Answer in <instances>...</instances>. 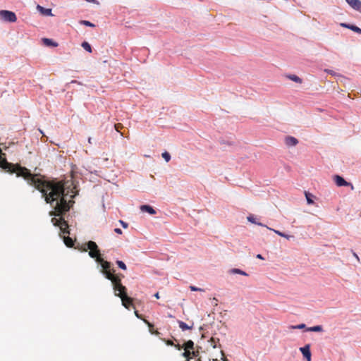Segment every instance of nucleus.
<instances>
[{
    "label": "nucleus",
    "instance_id": "423d86ee",
    "mask_svg": "<svg viewBox=\"0 0 361 361\" xmlns=\"http://www.w3.org/2000/svg\"><path fill=\"white\" fill-rule=\"evenodd\" d=\"M334 179L336 184L339 187L350 186L352 190H353V188H354L353 185L350 183L347 182L346 180H344L343 178H342L341 176H340L338 175H336L334 176Z\"/></svg>",
    "mask_w": 361,
    "mask_h": 361
},
{
    "label": "nucleus",
    "instance_id": "dca6fc26",
    "mask_svg": "<svg viewBox=\"0 0 361 361\" xmlns=\"http://www.w3.org/2000/svg\"><path fill=\"white\" fill-rule=\"evenodd\" d=\"M144 322L148 326L149 330L151 334L155 335H159L160 333L157 330H154V325L146 319H143Z\"/></svg>",
    "mask_w": 361,
    "mask_h": 361
},
{
    "label": "nucleus",
    "instance_id": "a18cd8bd",
    "mask_svg": "<svg viewBox=\"0 0 361 361\" xmlns=\"http://www.w3.org/2000/svg\"><path fill=\"white\" fill-rule=\"evenodd\" d=\"M88 142H89V143H91V137H89Z\"/></svg>",
    "mask_w": 361,
    "mask_h": 361
},
{
    "label": "nucleus",
    "instance_id": "f704fd0d",
    "mask_svg": "<svg viewBox=\"0 0 361 361\" xmlns=\"http://www.w3.org/2000/svg\"><path fill=\"white\" fill-rule=\"evenodd\" d=\"M119 223L122 225V226H123L124 228H128V224L126 222H125V221H122V220H120V221H119Z\"/></svg>",
    "mask_w": 361,
    "mask_h": 361
},
{
    "label": "nucleus",
    "instance_id": "c756f323",
    "mask_svg": "<svg viewBox=\"0 0 361 361\" xmlns=\"http://www.w3.org/2000/svg\"><path fill=\"white\" fill-rule=\"evenodd\" d=\"M305 326H306L305 324H298L296 326H291L290 328L293 329H305Z\"/></svg>",
    "mask_w": 361,
    "mask_h": 361
},
{
    "label": "nucleus",
    "instance_id": "c9c22d12",
    "mask_svg": "<svg viewBox=\"0 0 361 361\" xmlns=\"http://www.w3.org/2000/svg\"><path fill=\"white\" fill-rule=\"evenodd\" d=\"M324 71L328 73H329V74H331V75H336V73L334 71H331V70L325 69Z\"/></svg>",
    "mask_w": 361,
    "mask_h": 361
},
{
    "label": "nucleus",
    "instance_id": "a19ab883",
    "mask_svg": "<svg viewBox=\"0 0 361 361\" xmlns=\"http://www.w3.org/2000/svg\"><path fill=\"white\" fill-rule=\"evenodd\" d=\"M154 297H155L157 299H159V298H160V296H159V293H156L154 294Z\"/></svg>",
    "mask_w": 361,
    "mask_h": 361
},
{
    "label": "nucleus",
    "instance_id": "c03bdc74",
    "mask_svg": "<svg viewBox=\"0 0 361 361\" xmlns=\"http://www.w3.org/2000/svg\"><path fill=\"white\" fill-rule=\"evenodd\" d=\"M195 361H202V359L200 357H198Z\"/></svg>",
    "mask_w": 361,
    "mask_h": 361
},
{
    "label": "nucleus",
    "instance_id": "4c0bfd02",
    "mask_svg": "<svg viewBox=\"0 0 361 361\" xmlns=\"http://www.w3.org/2000/svg\"><path fill=\"white\" fill-rule=\"evenodd\" d=\"M173 346L179 350L183 348V345H180V344H174Z\"/></svg>",
    "mask_w": 361,
    "mask_h": 361
},
{
    "label": "nucleus",
    "instance_id": "39448f33",
    "mask_svg": "<svg viewBox=\"0 0 361 361\" xmlns=\"http://www.w3.org/2000/svg\"><path fill=\"white\" fill-rule=\"evenodd\" d=\"M0 18L4 21L9 23H14L17 20V17L15 13L7 10L0 11Z\"/></svg>",
    "mask_w": 361,
    "mask_h": 361
},
{
    "label": "nucleus",
    "instance_id": "49530a36",
    "mask_svg": "<svg viewBox=\"0 0 361 361\" xmlns=\"http://www.w3.org/2000/svg\"><path fill=\"white\" fill-rule=\"evenodd\" d=\"M224 361H228L226 359H225Z\"/></svg>",
    "mask_w": 361,
    "mask_h": 361
},
{
    "label": "nucleus",
    "instance_id": "aec40b11",
    "mask_svg": "<svg viewBox=\"0 0 361 361\" xmlns=\"http://www.w3.org/2000/svg\"><path fill=\"white\" fill-rule=\"evenodd\" d=\"M44 44L46 46H52V47H57L58 44L56 42H53L51 39L48 38H44L43 39Z\"/></svg>",
    "mask_w": 361,
    "mask_h": 361
},
{
    "label": "nucleus",
    "instance_id": "58836bf2",
    "mask_svg": "<svg viewBox=\"0 0 361 361\" xmlns=\"http://www.w3.org/2000/svg\"><path fill=\"white\" fill-rule=\"evenodd\" d=\"M351 25H348V24H346V23H341V26L343 27H347L349 29V27H350Z\"/></svg>",
    "mask_w": 361,
    "mask_h": 361
},
{
    "label": "nucleus",
    "instance_id": "cd10ccee",
    "mask_svg": "<svg viewBox=\"0 0 361 361\" xmlns=\"http://www.w3.org/2000/svg\"><path fill=\"white\" fill-rule=\"evenodd\" d=\"M80 23L82 25L88 26V27H95V25L93 23H92L91 22H90L88 20H81L80 22Z\"/></svg>",
    "mask_w": 361,
    "mask_h": 361
},
{
    "label": "nucleus",
    "instance_id": "1a4fd4ad",
    "mask_svg": "<svg viewBox=\"0 0 361 361\" xmlns=\"http://www.w3.org/2000/svg\"><path fill=\"white\" fill-rule=\"evenodd\" d=\"M300 351L302 353L304 357L306 358L307 361H311V352L310 344H307L304 347L300 348Z\"/></svg>",
    "mask_w": 361,
    "mask_h": 361
},
{
    "label": "nucleus",
    "instance_id": "b1692460",
    "mask_svg": "<svg viewBox=\"0 0 361 361\" xmlns=\"http://www.w3.org/2000/svg\"><path fill=\"white\" fill-rule=\"evenodd\" d=\"M305 197H306L307 202L309 204L314 203L313 200H312V195H311L309 192H305Z\"/></svg>",
    "mask_w": 361,
    "mask_h": 361
},
{
    "label": "nucleus",
    "instance_id": "a211bd4d",
    "mask_svg": "<svg viewBox=\"0 0 361 361\" xmlns=\"http://www.w3.org/2000/svg\"><path fill=\"white\" fill-rule=\"evenodd\" d=\"M286 78L297 83H302V79L296 75H286Z\"/></svg>",
    "mask_w": 361,
    "mask_h": 361
},
{
    "label": "nucleus",
    "instance_id": "9b49d317",
    "mask_svg": "<svg viewBox=\"0 0 361 361\" xmlns=\"http://www.w3.org/2000/svg\"><path fill=\"white\" fill-rule=\"evenodd\" d=\"M285 143L288 147L295 146L298 143V140L292 136H287L285 138Z\"/></svg>",
    "mask_w": 361,
    "mask_h": 361
},
{
    "label": "nucleus",
    "instance_id": "79ce46f5",
    "mask_svg": "<svg viewBox=\"0 0 361 361\" xmlns=\"http://www.w3.org/2000/svg\"><path fill=\"white\" fill-rule=\"evenodd\" d=\"M257 257L258 259H264V258H263V257H262L260 254H258V255H257Z\"/></svg>",
    "mask_w": 361,
    "mask_h": 361
},
{
    "label": "nucleus",
    "instance_id": "72a5a7b5",
    "mask_svg": "<svg viewBox=\"0 0 361 361\" xmlns=\"http://www.w3.org/2000/svg\"><path fill=\"white\" fill-rule=\"evenodd\" d=\"M163 341L166 343V345H173L174 343L171 340H166V339H163Z\"/></svg>",
    "mask_w": 361,
    "mask_h": 361
},
{
    "label": "nucleus",
    "instance_id": "5701e85b",
    "mask_svg": "<svg viewBox=\"0 0 361 361\" xmlns=\"http://www.w3.org/2000/svg\"><path fill=\"white\" fill-rule=\"evenodd\" d=\"M247 221H250V222H251V223H252V224H257V225H259V226H264V225H263L262 224H261V223H257V222L255 221V219L254 218V216H253L252 215H250V216H248L247 217Z\"/></svg>",
    "mask_w": 361,
    "mask_h": 361
},
{
    "label": "nucleus",
    "instance_id": "412c9836",
    "mask_svg": "<svg viewBox=\"0 0 361 361\" xmlns=\"http://www.w3.org/2000/svg\"><path fill=\"white\" fill-rule=\"evenodd\" d=\"M309 331L321 332L323 331V328L320 325L312 326L307 329Z\"/></svg>",
    "mask_w": 361,
    "mask_h": 361
},
{
    "label": "nucleus",
    "instance_id": "393cba45",
    "mask_svg": "<svg viewBox=\"0 0 361 361\" xmlns=\"http://www.w3.org/2000/svg\"><path fill=\"white\" fill-rule=\"evenodd\" d=\"M349 29L358 34H361V29L356 25H351L350 27H349Z\"/></svg>",
    "mask_w": 361,
    "mask_h": 361
},
{
    "label": "nucleus",
    "instance_id": "c85d7f7f",
    "mask_svg": "<svg viewBox=\"0 0 361 361\" xmlns=\"http://www.w3.org/2000/svg\"><path fill=\"white\" fill-rule=\"evenodd\" d=\"M231 271L233 273L239 274L244 275V276H247V275L245 271H242L240 269H232Z\"/></svg>",
    "mask_w": 361,
    "mask_h": 361
},
{
    "label": "nucleus",
    "instance_id": "f8f14e48",
    "mask_svg": "<svg viewBox=\"0 0 361 361\" xmlns=\"http://www.w3.org/2000/svg\"><path fill=\"white\" fill-rule=\"evenodd\" d=\"M140 210L144 212H148L149 214L154 215L157 212L149 205L144 204L140 206Z\"/></svg>",
    "mask_w": 361,
    "mask_h": 361
},
{
    "label": "nucleus",
    "instance_id": "6ab92c4d",
    "mask_svg": "<svg viewBox=\"0 0 361 361\" xmlns=\"http://www.w3.org/2000/svg\"><path fill=\"white\" fill-rule=\"evenodd\" d=\"M63 241H64V243L66 244V245L68 247H71L74 245L73 239L68 236H67V237L64 236Z\"/></svg>",
    "mask_w": 361,
    "mask_h": 361
},
{
    "label": "nucleus",
    "instance_id": "f03ea898",
    "mask_svg": "<svg viewBox=\"0 0 361 361\" xmlns=\"http://www.w3.org/2000/svg\"><path fill=\"white\" fill-rule=\"evenodd\" d=\"M108 279L111 281L116 296L121 297V295L127 293V288L121 283V279L119 275H115L113 277L109 275Z\"/></svg>",
    "mask_w": 361,
    "mask_h": 361
},
{
    "label": "nucleus",
    "instance_id": "bb28decb",
    "mask_svg": "<svg viewBox=\"0 0 361 361\" xmlns=\"http://www.w3.org/2000/svg\"><path fill=\"white\" fill-rule=\"evenodd\" d=\"M116 264L118 266V267L121 268V269L126 270L127 267L123 262L118 260L116 261Z\"/></svg>",
    "mask_w": 361,
    "mask_h": 361
},
{
    "label": "nucleus",
    "instance_id": "4468645a",
    "mask_svg": "<svg viewBox=\"0 0 361 361\" xmlns=\"http://www.w3.org/2000/svg\"><path fill=\"white\" fill-rule=\"evenodd\" d=\"M183 347L184 348V351L185 350H195V344L194 342L191 340L185 342Z\"/></svg>",
    "mask_w": 361,
    "mask_h": 361
},
{
    "label": "nucleus",
    "instance_id": "37998d69",
    "mask_svg": "<svg viewBox=\"0 0 361 361\" xmlns=\"http://www.w3.org/2000/svg\"><path fill=\"white\" fill-rule=\"evenodd\" d=\"M353 255L355 256V257H356V258H357V260H359V259H359V257H358V256L356 255V253H353Z\"/></svg>",
    "mask_w": 361,
    "mask_h": 361
},
{
    "label": "nucleus",
    "instance_id": "de8ad7c7",
    "mask_svg": "<svg viewBox=\"0 0 361 361\" xmlns=\"http://www.w3.org/2000/svg\"><path fill=\"white\" fill-rule=\"evenodd\" d=\"M185 361H190V360H187V359H186V360H185Z\"/></svg>",
    "mask_w": 361,
    "mask_h": 361
},
{
    "label": "nucleus",
    "instance_id": "e433bc0d",
    "mask_svg": "<svg viewBox=\"0 0 361 361\" xmlns=\"http://www.w3.org/2000/svg\"><path fill=\"white\" fill-rule=\"evenodd\" d=\"M114 232L118 233V234H120V235L122 234V233H123L121 229L118 228H115L114 229Z\"/></svg>",
    "mask_w": 361,
    "mask_h": 361
},
{
    "label": "nucleus",
    "instance_id": "2f4dec72",
    "mask_svg": "<svg viewBox=\"0 0 361 361\" xmlns=\"http://www.w3.org/2000/svg\"><path fill=\"white\" fill-rule=\"evenodd\" d=\"M116 131L120 132V130L123 128V125L121 123H117L114 126Z\"/></svg>",
    "mask_w": 361,
    "mask_h": 361
},
{
    "label": "nucleus",
    "instance_id": "6e6552de",
    "mask_svg": "<svg viewBox=\"0 0 361 361\" xmlns=\"http://www.w3.org/2000/svg\"><path fill=\"white\" fill-rule=\"evenodd\" d=\"M121 299L122 305L126 308L130 309V306H133V298L128 296L127 293L121 295L119 297Z\"/></svg>",
    "mask_w": 361,
    "mask_h": 361
},
{
    "label": "nucleus",
    "instance_id": "473e14b6",
    "mask_svg": "<svg viewBox=\"0 0 361 361\" xmlns=\"http://www.w3.org/2000/svg\"><path fill=\"white\" fill-rule=\"evenodd\" d=\"M209 342L211 343V345L215 348H216V341H215V339L214 338H211Z\"/></svg>",
    "mask_w": 361,
    "mask_h": 361
},
{
    "label": "nucleus",
    "instance_id": "f257e3e1",
    "mask_svg": "<svg viewBox=\"0 0 361 361\" xmlns=\"http://www.w3.org/2000/svg\"><path fill=\"white\" fill-rule=\"evenodd\" d=\"M0 149V167L11 173H16L18 177L24 178L28 184L35 186L42 193L45 202L54 208V210L51 211L49 215L60 216L59 219L53 217L51 223L55 226H59L63 234H69L68 223L62 216L73 207L75 203L73 199L78 194L73 181L42 179L38 175L32 174L25 167L8 163Z\"/></svg>",
    "mask_w": 361,
    "mask_h": 361
},
{
    "label": "nucleus",
    "instance_id": "0eeeda50",
    "mask_svg": "<svg viewBox=\"0 0 361 361\" xmlns=\"http://www.w3.org/2000/svg\"><path fill=\"white\" fill-rule=\"evenodd\" d=\"M183 356L185 357L187 360H190L192 357L197 358L198 357H200V351L198 349L185 350L183 352Z\"/></svg>",
    "mask_w": 361,
    "mask_h": 361
},
{
    "label": "nucleus",
    "instance_id": "a878e982",
    "mask_svg": "<svg viewBox=\"0 0 361 361\" xmlns=\"http://www.w3.org/2000/svg\"><path fill=\"white\" fill-rule=\"evenodd\" d=\"M162 157L165 159L166 162H169L171 159V155L169 152H164L161 154Z\"/></svg>",
    "mask_w": 361,
    "mask_h": 361
},
{
    "label": "nucleus",
    "instance_id": "2eb2a0df",
    "mask_svg": "<svg viewBox=\"0 0 361 361\" xmlns=\"http://www.w3.org/2000/svg\"><path fill=\"white\" fill-rule=\"evenodd\" d=\"M178 323L179 327L182 329V331L192 329L193 328V323L190 326H189L186 323H185L182 321H180V320L178 321Z\"/></svg>",
    "mask_w": 361,
    "mask_h": 361
},
{
    "label": "nucleus",
    "instance_id": "ddd939ff",
    "mask_svg": "<svg viewBox=\"0 0 361 361\" xmlns=\"http://www.w3.org/2000/svg\"><path fill=\"white\" fill-rule=\"evenodd\" d=\"M37 9L44 16H53L51 8H45L39 5L37 6Z\"/></svg>",
    "mask_w": 361,
    "mask_h": 361
},
{
    "label": "nucleus",
    "instance_id": "f3484780",
    "mask_svg": "<svg viewBox=\"0 0 361 361\" xmlns=\"http://www.w3.org/2000/svg\"><path fill=\"white\" fill-rule=\"evenodd\" d=\"M268 229H270L271 231H273L274 233H276V234H278L279 235L281 236V237H283L288 240H290V238H293L294 236L293 235H287L284 233H282L279 231H276V230H274V229H272V228H270L269 227H267Z\"/></svg>",
    "mask_w": 361,
    "mask_h": 361
},
{
    "label": "nucleus",
    "instance_id": "7c9ffc66",
    "mask_svg": "<svg viewBox=\"0 0 361 361\" xmlns=\"http://www.w3.org/2000/svg\"><path fill=\"white\" fill-rule=\"evenodd\" d=\"M190 289L192 290V291H204L203 289L202 288H197V287H195L194 286H190Z\"/></svg>",
    "mask_w": 361,
    "mask_h": 361
},
{
    "label": "nucleus",
    "instance_id": "20e7f679",
    "mask_svg": "<svg viewBox=\"0 0 361 361\" xmlns=\"http://www.w3.org/2000/svg\"><path fill=\"white\" fill-rule=\"evenodd\" d=\"M97 262L99 263L102 267V274L105 276V277L108 279V276H111L113 277L115 276V269H111V263L104 260L102 258H99L97 259Z\"/></svg>",
    "mask_w": 361,
    "mask_h": 361
},
{
    "label": "nucleus",
    "instance_id": "7ed1b4c3",
    "mask_svg": "<svg viewBox=\"0 0 361 361\" xmlns=\"http://www.w3.org/2000/svg\"><path fill=\"white\" fill-rule=\"evenodd\" d=\"M87 247L83 249V251L86 252L87 250L89 251V255L90 257L94 258L97 262V259L102 258L100 250L97 245V243L94 241L90 240L87 244Z\"/></svg>",
    "mask_w": 361,
    "mask_h": 361
},
{
    "label": "nucleus",
    "instance_id": "ea45409f",
    "mask_svg": "<svg viewBox=\"0 0 361 361\" xmlns=\"http://www.w3.org/2000/svg\"><path fill=\"white\" fill-rule=\"evenodd\" d=\"M135 316H136L137 318H139V319H142L141 315H140V314H139V313H138V312H137V311H136V310L135 311Z\"/></svg>",
    "mask_w": 361,
    "mask_h": 361
},
{
    "label": "nucleus",
    "instance_id": "4be33fe9",
    "mask_svg": "<svg viewBox=\"0 0 361 361\" xmlns=\"http://www.w3.org/2000/svg\"><path fill=\"white\" fill-rule=\"evenodd\" d=\"M82 47L87 51L91 53L92 51L90 44L87 42H83L81 44Z\"/></svg>",
    "mask_w": 361,
    "mask_h": 361
},
{
    "label": "nucleus",
    "instance_id": "9d476101",
    "mask_svg": "<svg viewBox=\"0 0 361 361\" xmlns=\"http://www.w3.org/2000/svg\"><path fill=\"white\" fill-rule=\"evenodd\" d=\"M345 1L353 9L361 13V1H360V0H345Z\"/></svg>",
    "mask_w": 361,
    "mask_h": 361
}]
</instances>
